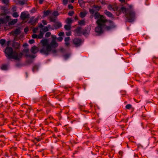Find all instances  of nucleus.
Masks as SVG:
<instances>
[{"mask_svg":"<svg viewBox=\"0 0 158 158\" xmlns=\"http://www.w3.org/2000/svg\"><path fill=\"white\" fill-rule=\"evenodd\" d=\"M120 13L125 14L126 18V21L132 22L134 21L136 18V13L132 5L129 6L127 7H122L119 10Z\"/></svg>","mask_w":158,"mask_h":158,"instance_id":"1","label":"nucleus"},{"mask_svg":"<svg viewBox=\"0 0 158 158\" xmlns=\"http://www.w3.org/2000/svg\"><path fill=\"white\" fill-rule=\"evenodd\" d=\"M4 52L7 59H12L16 60H19L23 55L22 52L18 53L15 51H13L11 47L7 46Z\"/></svg>","mask_w":158,"mask_h":158,"instance_id":"2","label":"nucleus"},{"mask_svg":"<svg viewBox=\"0 0 158 158\" xmlns=\"http://www.w3.org/2000/svg\"><path fill=\"white\" fill-rule=\"evenodd\" d=\"M52 50V48L50 45L44 46L42 47V49L40 50V52L43 54L48 55Z\"/></svg>","mask_w":158,"mask_h":158,"instance_id":"3","label":"nucleus"},{"mask_svg":"<svg viewBox=\"0 0 158 158\" xmlns=\"http://www.w3.org/2000/svg\"><path fill=\"white\" fill-rule=\"evenodd\" d=\"M107 20L104 16H101L100 18L97 21L96 23L98 26H100L103 27L106 25Z\"/></svg>","mask_w":158,"mask_h":158,"instance_id":"4","label":"nucleus"},{"mask_svg":"<svg viewBox=\"0 0 158 158\" xmlns=\"http://www.w3.org/2000/svg\"><path fill=\"white\" fill-rule=\"evenodd\" d=\"M20 18L21 19L24 20L26 19H29L30 18V15L29 14L25 12H22L21 13Z\"/></svg>","mask_w":158,"mask_h":158,"instance_id":"5","label":"nucleus"},{"mask_svg":"<svg viewBox=\"0 0 158 158\" xmlns=\"http://www.w3.org/2000/svg\"><path fill=\"white\" fill-rule=\"evenodd\" d=\"M73 42L76 46L78 47L81 45V39L75 38L73 40Z\"/></svg>","mask_w":158,"mask_h":158,"instance_id":"6","label":"nucleus"},{"mask_svg":"<svg viewBox=\"0 0 158 158\" xmlns=\"http://www.w3.org/2000/svg\"><path fill=\"white\" fill-rule=\"evenodd\" d=\"M41 101L45 105H48L49 103V101L47 100L46 95H45L43 96L41 99Z\"/></svg>","mask_w":158,"mask_h":158,"instance_id":"7","label":"nucleus"},{"mask_svg":"<svg viewBox=\"0 0 158 158\" xmlns=\"http://www.w3.org/2000/svg\"><path fill=\"white\" fill-rule=\"evenodd\" d=\"M104 27L100 26H98L95 28L96 32L98 33H101L102 32V29Z\"/></svg>","mask_w":158,"mask_h":158,"instance_id":"8","label":"nucleus"},{"mask_svg":"<svg viewBox=\"0 0 158 158\" xmlns=\"http://www.w3.org/2000/svg\"><path fill=\"white\" fill-rule=\"evenodd\" d=\"M109 23L110 24V26H107L106 27V28L107 30H109L115 27V26L114 24V22L112 21L109 20Z\"/></svg>","mask_w":158,"mask_h":158,"instance_id":"9","label":"nucleus"},{"mask_svg":"<svg viewBox=\"0 0 158 158\" xmlns=\"http://www.w3.org/2000/svg\"><path fill=\"white\" fill-rule=\"evenodd\" d=\"M50 45L52 47L56 48L58 46V44L56 42V40H52Z\"/></svg>","mask_w":158,"mask_h":158,"instance_id":"10","label":"nucleus"},{"mask_svg":"<svg viewBox=\"0 0 158 158\" xmlns=\"http://www.w3.org/2000/svg\"><path fill=\"white\" fill-rule=\"evenodd\" d=\"M90 31V28H85L83 31L82 33L83 35H88Z\"/></svg>","mask_w":158,"mask_h":158,"instance_id":"11","label":"nucleus"},{"mask_svg":"<svg viewBox=\"0 0 158 158\" xmlns=\"http://www.w3.org/2000/svg\"><path fill=\"white\" fill-rule=\"evenodd\" d=\"M31 52L33 54H35L37 52V48L35 46H34L31 47Z\"/></svg>","mask_w":158,"mask_h":158,"instance_id":"12","label":"nucleus"},{"mask_svg":"<svg viewBox=\"0 0 158 158\" xmlns=\"http://www.w3.org/2000/svg\"><path fill=\"white\" fill-rule=\"evenodd\" d=\"M41 43L42 44V47L50 45L48 44V41L46 39L42 40L41 41Z\"/></svg>","mask_w":158,"mask_h":158,"instance_id":"13","label":"nucleus"},{"mask_svg":"<svg viewBox=\"0 0 158 158\" xmlns=\"http://www.w3.org/2000/svg\"><path fill=\"white\" fill-rule=\"evenodd\" d=\"M104 13L108 17H111L112 18L114 17L112 14L111 12L108 11L107 10H104Z\"/></svg>","mask_w":158,"mask_h":158,"instance_id":"14","label":"nucleus"},{"mask_svg":"<svg viewBox=\"0 0 158 158\" xmlns=\"http://www.w3.org/2000/svg\"><path fill=\"white\" fill-rule=\"evenodd\" d=\"M81 27H78L75 30V31L78 35H80V34L81 33Z\"/></svg>","mask_w":158,"mask_h":158,"instance_id":"15","label":"nucleus"},{"mask_svg":"<svg viewBox=\"0 0 158 158\" xmlns=\"http://www.w3.org/2000/svg\"><path fill=\"white\" fill-rule=\"evenodd\" d=\"M50 13L51 11L49 10H47L44 11V14L42 16L43 18H44L45 17L48 16Z\"/></svg>","mask_w":158,"mask_h":158,"instance_id":"16","label":"nucleus"},{"mask_svg":"<svg viewBox=\"0 0 158 158\" xmlns=\"http://www.w3.org/2000/svg\"><path fill=\"white\" fill-rule=\"evenodd\" d=\"M13 46L15 49H19V44L18 42H14L13 44Z\"/></svg>","mask_w":158,"mask_h":158,"instance_id":"17","label":"nucleus"},{"mask_svg":"<svg viewBox=\"0 0 158 158\" xmlns=\"http://www.w3.org/2000/svg\"><path fill=\"white\" fill-rule=\"evenodd\" d=\"M101 16H103L102 15H101L99 13L97 12L95 13L94 14V18L95 19H99L101 17Z\"/></svg>","mask_w":158,"mask_h":158,"instance_id":"18","label":"nucleus"},{"mask_svg":"<svg viewBox=\"0 0 158 158\" xmlns=\"http://www.w3.org/2000/svg\"><path fill=\"white\" fill-rule=\"evenodd\" d=\"M108 8L109 10H113L115 11V10H118L117 7H115V8L113 7V6L110 4L108 5Z\"/></svg>","mask_w":158,"mask_h":158,"instance_id":"19","label":"nucleus"},{"mask_svg":"<svg viewBox=\"0 0 158 158\" xmlns=\"http://www.w3.org/2000/svg\"><path fill=\"white\" fill-rule=\"evenodd\" d=\"M53 26L55 27V29H57L60 28L62 26V24L60 23H58L54 25Z\"/></svg>","mask_w":158,"mask_h":158,"instance_id":"20","label":"nucleus"},{"mask_svg":"<svg viewBox=\"0 0 158 158\" xmlns=\"http://www.w3.org/2000/svg\"><path fill=\"white\" fill-rule=\"evenodd\" d=\"M42 138H40V137L35 138L34 139L32 140V141H33L34 143L35 144H36L38 142L40 141L41 140Z\"/></svg>","mask_w":158,"mask_h":158,"instance_id":"21","label":"nucleus"},{"mask_svg":"<svg viewBox=\"0 0 158 158\" xmlns=\"http://www.w3.org/2000/svg\"><path fill=\"white\" fill-rule=\"evenodd\" d=\"M38 19L36 18L34 20H32L31 19L30 21V23L32 24L35 25L36 23H37Z\"/></svg>","mask_w":158,"mask_h":158,"instance_id":"22","label":"nucleus"},{"mask_svg":"<svg viewBox=\"0 0 158 158\" xmlns=\"http://www.w3.org/2000/svg\"><path fill=\"white\" fill-rule=\"evenodd\" d=\"M44 35V33L41 30H40V34L38 35V39H41L43 38Z\"/></svg>","mask_w":158,"mask_h":158,"instance_id":"23","label":"nucleus"},{"mask_svg":"<svg viewBox=\"0 0 158 158\" xmlns=\"http://www.w3.org/2000/svg\"><path fill=\"white\" fill-rule=\"evenodd\" d=\"M12 32L14 34L17 35L20 33V31L19 29L17 28L15 29L14 31H13Z\"/></svg>","mask_w":158,"mask_h":158,"instance_id":"24","label":"nucleus"},{"mask_svg":"<svg viewBox=\"0 0 158 158\" xmlns=\"http://www.w3.org/2000/svg\"><path fill=\"white\" fill-rule=\"evenodd\" d=\"M87 13L85 12L82 11L80 13V16L81 18L85 17Z\"/></svg>","mask_w":158,"mask_h":158,"instance_id":"25","label":"nucleus"},{"mask_svg":"<svg viewBox=\"0 0 158 158\" xmlns=\"http://www.w3.org/2000/svg\"><path fill=\"white\" fill-rule=\"evenodd\" d=\"M56 18L54 16H50L49 17V19L51 22H54L56 20Z\"/></svg>","mask_w":158,"mask_h":158,"instance_id":"26","label":"nucleus"},{"mask_svg":"<svg viewBox=\"0 0 158 158\" xmlns=\"http://www.w3.org/2000/svg\"><path fill=\"white\" fill-rule=\"evenodd\" d=\"M78 2L81 7H82L84 6V2L83 0H78Z\"/></svg>","mask_w":158,"mask_h":158,"instance_id":"27","label":"nucleus"},{"mask_svg":"<svg viewBox=\"0 0 158 158\" xmlns=\"http://www.w3.org/2000/svg\"><path fill=\"white\" fill-rule=\"evenodd\" d=\"M53 119V117L51 116H50L48 118L45 119V123L47 124H49V120H52Z\"/></svg>","mask_w":158,"mask_h":158,"instance_id":"28","label":"nucleus"},{"mask_svg":"<svg viewBox=\"0 0 158 158\" xmlns=\"http://www.w3.org/2000/svg\"><path fill=\"white\" fill-rule=\"evenodd\" d=\"M64 28L66 30H69L71 29V25H65L64 26Z\"/></svg>","mask_w":158,"mask_h":158,"instance_id":"29","label":"nucleus"},{"mask_svg":"<svg viewBox=\"0 0 158 158\" xmlns=\"http://www.w3.org/2000/svg\"><path fill=\"white\" fill-rule=\"evenodd\" d=\"M67 23L69 25H71L72 21L71 19L70 18H68L66 19Z\"/></svg>","mask_w":158,"mask_h":158,"instance_id":"30","label":"nucleus"},{"mask_svg":"<svg viewBox=\"0 0 158 158\" xmlns=\"http://www.w3.org/2000/svg\"><path fill=\"white\" fill-rule=\"evenodd\" d=\"M52 14L54 16L56 17H56L59 15L58 12L57 11H54L52 13Z\"/></svg>","mask_w":158,"mask_h":158,"instance_id":"31","label":"nucleus"},{"mask_svg":"<svg viewBox=\"0 0 158 158\" xmlns=\"http://www.w3.org/2000/svg\"><path fill=\"white\" fill-rule=\"evenodd\" d=\"M78 23L80 25H85V21L84 20H82L78 22Z\"/></svg>","mask_w":158,"mask_h":158,"instance_id":"32","label":"nucleus"},{"mask_svg":"<svg viewBox=\"0 0 158 158\" xmlns=\"http://www.w3.org/2000/svg\"><path fill=\"white\" fill-rule=\"evenodd\" d=\"M41 31L45 32L48 31L49 30L48 29V27H44V28H42L41 29Z\"/></svg>","mask_w":158,"mask_h":158,"instance_id":"33","label":"nucleus"},{"mask_svg":"<svg viewBox=\"0 0 158 158\" xmlns=\"http://www.w3.org/2000/svg\"><path fill=\"white\" fill-rule=\"evenodd\" d=\"M38 69V66L36 65H35L33 67V69H32V71L33 72H35V71H37Z\"/></svg>","mask_w":158,"mask_h":158,"instance_id":"34","label":"nucleus"},{"mask_svg":"<svg viewBox=\"0 0 158 158\" xmlns=\"http://www.w3.org/2000/svg\"><path fill=\"white\" fill-rule=\"evenodd\" d=\"M12 16L14 18H17L19 17V15L16 12H14L12 14Z\"/></svg>","mask_w":158,"mask_h":158,"instance_id":"35","label":"nucleus"},{"mask_svg":"<svg viewBox=\"0 0 158 158\" xmlns=\"http://www.w3.org/2000/svg\"><path fill=\"white\" fill-rule=\"evenodd\" d=\"M1 69L2 70H6L7 69V66L5 64H3L1 67Z\"/></svg>","mask_w":158,"mask_h":158,"instance_id":"36","label":"nucleus"},{"mask_svg":"<svg viewBox=\"0 0 158 158\" xmlns=\"http://www.w3.org/2000/svg\"><path fill=\"white\" fill-rule=\"evenodd\" d=\"M1 9L2 10H4V12L2 14V15H6V13L5 12L6 10V7L5 6H3L1 7Z\"/></svg>","mask_w":158,"mask_h":158,"instance_id":"37","label":"nucleus"},{"mask_svg":"<svg viewBox=\"0 0 158 158\" xmlns=\"http://www.w3.org/2000/svg\"><path fill=\"white\" fill-rule=\"evenodd\" d=\"M6 42V40L4 39H2L0 40V44L2 45H3Z\"/></svg>","mask_w":158,"mask_h":158,"instance_id":"38","label":"nucleus"},{"mask_svg":"<svg viewBox=\"0 0 158 158\" xmlns=\"http://www.w3.org/2000/svg\"><path fill=\"white\" fill-rule=\"evenodd\" d=\"M74 12L73 11H70L68 13V15L69 16H72L74 14Z\"/></svg>","mask_w":158,"mask_h":158,"instance_id":"39","label":"nucleus"},{"mask_svg":"<svg viewBox=\"0 0 158 158\" xmlns=\"http://www.w3.org/2000/svg\"><path fill=\"white\" fill-rule=\"evenodd\" d=\"M51 35V33L50 32H48L45 34V36L46 37L48 38Z\"/></svg>","mask_w":158,"mask_h":158,"instance_id":"40","label":"nucleus"},{"mask_svg":"<svg viewBox=\"0 0 158 158\" xmlns=\"http://www.w3.org/2000/svg\"><path fill=\"white\" fill-rule=\"evenodd\" d=\"M12 10L13 12H15L17 10V7L15 6H13L12 8Z\"/></svg>","mask_w":158,"mask_h":158,"instance_id":"41","label":"nucleus"},{"mask_svg":"<svg viewBox=\"0 0 158 158\" xmlns=\"http://www.w3.org/2000/svg\"><path fill=\"white\" fill-rule=\"evenodd\" d=\"M83 128L84 130H85L87 131L89 130V129L88 127H87V125L86 124H85L84 125V126L83 127Z\"/></svg>","mask_w":158,"mask_h":158,"instance_id":"42","label":"nucleus"},{"mask_svg":"<svg viewBox=\"0 0 158 158\" xmlns=\"http://www.w3.org/2000/svg\"><path fill=\"white\" fill-rule=\"evenodd\" d=\"M2 2L3 3L6 5L8 4L9 2V0H2Z\"/></svg>","mask_w":158,"mask_h":158,"instance_id":"43","label":"nucleus"},{"mask_svg":"<svg viewBox=\"0 0 158 158\" xmlns=\"http://www.w3.org/2000/svg\"><path fill=\"white\" fill-rule=\"evenodd\" d=\"M131 107V104H127L126 106V108L128 109H130Z\"/></svg>","mask_w":158,"mask_h":158,"instance_id":"44","label":"nucleus"},{"mask_svg":"<svg viewBox=\"0 0 158 158\" xmlns=\"http://www.w3.org/2000/svg\"><path fill=\"white\" fill-rule=\"evenodd\" d=\"M17 19H14L11 22V24H14L17 22Z\"/></svg>","mask_w":158,"mask_h":158,"instance_id":"45","label":"nucleus"},{"mask_svg":"<svg viewBox=\"0 0 158 158\" xmlns=\"http://www.w3.org/2000/svg\"><path fill=\"white\" fill-rule=\"evenodd\" d=\"M94 7L96 9H97V10H99L101 8V6H96L95 5H94Z\"/></svg>","mask_w":158,"mask_h":158,"instance_id":"46","label":"nucleus"},{"mask_svg":"<svg viewBox=\"0 0 158 158\" xmlns=\"http://www.w3.org/2000/svg\"><path fill=\"white\" fill-rule=\"evenodd\" d=\"M57 40L59 42H61L63 40V38L61 37H59L57 38Z\"/></svg>","mask_w":158,"mask_h":158,"instance_id":"47","label":"nucleus"},{"mask_svg":"<svg viewBox=\"0 0 158 158\" xmlns=\"http://www.w3.org/2000/svg\"><path fill=\"white\" fill-rule=\"evenodd\" d=\"M35 43V40L33 39L30 40L29 41V43L30 44H32Z\"/></svg>","mask_w":158,"mask_h":158,"instance_id":"48","label":"nucleus"},{"mask_svg":"<svg viewBox=\"0 0 158 158\" xmlns=\"http://www.w3.org/2000/svg\"><path fill=\"white\" fill-rule=\"evenodd\" d=\"M89 12L90 13L92 14H93L94 13V10L93 9H89Z\"/></svg>","mask_w":158,"mask_h":158,"instance_id":"49","label":"nucleus"},{"mask_svg":"<svg viewBox=\"0 0 158 158\" xmlns=\"http://www.w3.org/2000/svg\"><path fill=\"white\" fill-rule=\"evenodd\" d=\"M100 2L101 4L103 5H105L106 4V1L104 0H101V1H100Z\"/></svg>","mask_w":158,"mask_h":158,"instance_id":"50","label":"nucleus"},{"mask_svg":"<svg viewBox=\"0 0 158 158\" xmlns=\"http://www.w3.org/2000/svg\"><path fill=\"white\" fill-rule=\"evenodd\" d=\"M32 37L33 38H38V35L35 34H33L32 35Z\"/></svg>","mask_w":158,"mask_h":158,"instance_id":"51","label":"nucleus"},{"mask_svg":"<svg viewBox=\"0 0 158 158\" xmlns=\"http://www.w3.org/2000/svg\"><path fill=\"white\" fill-rule=\"evenodd\" d=\"M68 7L69 9H73V6L71 4L69 5Z\"/></svg>","mask_w":158,"mask_h":158,"instance_id":"52","label":"nucleus"},{"mask_svg":"<svg viewBox=\"0 0 158 158\" xmlns=\"http://www.w3.org/2000/svg\"><path fill=\"white\" fill-rule=\"evenodd\" d=\"M52 40H56V39H57V38L56 35H52Z\"/></svg>","mask_w":158,"mask_h":158,"instance_id":"53","label":"nucleus"},{"mask_svg":"<svg viewBox=\"0 0 158 158\" xmlns=\"http://www.w3.org/2000/svg\"><path fill=\"white\" fill-rule=\"evenodd\" d=\"M27 56H28L30 57V58H34L35 57V56L34 55H29Z\"/></svg>","mask_w":158,"mask_h":158,"instance_id":"54","label":"nucleus"},{"mask_svg":"<svg viewBox=\"0 0 158 158\" xmlns=\"http://www.w3.org/2000/svg\"><path fill=\"white\" fill-rule=\"evenodd\" d=\"M70 40L69 37H66L64 39V41L65 42H68Z\"/></svg>","mask_w":158,"mask_h":158,"instance_id":"55","label":"nucleus"},{"mask_svg":"<svg viewBox=\"0 0 158 158\" xmlns=\"http://www.w3.org/2000/svg\"><path fill=\"white\" fill-rule=\"evenodd\" d=\"M69 54H66L64 56V57L65 59H67L69 58Z\"/></svg>","mask_w":158,"mask_h":158,"instance_id":"56","label":"nucleus"},{"mask_svg":"<svg viewBox=\"0 0 158 158\" xmlns=\"http://www.w3.org/2000/svg\"><path fill=\"white\" fill-rule=\"evenodd\" d=\"M19 3L21 5H23L25 4V2L24 1H20L19 2Z\"/></svg>","mask_w":158,"mask_h":158,"instance_id":"57","label":"nucleus"},{"mask_svg":"<svg viewBox=\"0 0 158 158\" xmlns=\"http://www.w3.org/2000/svg\"><path fill=\"white\" fill-rule=\"evenodd\" d=\"M68 3V0H63V4L65 5L67 4Z\"/></svg>","mask_w":158,"mask_h":158,"instance_id":"58","label":"nucleus"},{"mask_svg":"<svg viewBox=\"0 0 158 158\" xmlns=\"http://www.w3.org/2000/svg\"><path fill=\"white\" fill-rule=\"evenodd\" d=\"M29 29L27 27H26L24 29V32L27 33Z\"/></svg>","mask_w":158,"mask_h":158,"instance_id":"59","label":"nucleus"},{"mask_svg":"<svg viewBox=\"0 0 158 158\" xmlns=\"http://www.w3.org/2000/svg\"><path fill=\"white\" fill-rule=\"evenodd\" d=\"M38 30V28H35L33 29V32L34 33H36V31Z\"/></svg>","mask_w":158,"mask_h":158,"instance_id":"60","label":"nucleus"},{"mask_svg":"<svg viewBox=\"0 0 158 158\" xmlns=\"http://www.w3.org/2000/svg\"><path fill=\"white\" fill-rule=\"evenodd\" d=\"M42 22L44 25H46L47 24V21L45 20H43L42 21Z\"/></svg>","mask_w":158,"mask_h":158,"instance_id":"61","label":"nucleus"},{"mask_svg":"<svg viewBox=\"0 0 158 158\" xmlns=\"http://www.w3.org/2000/svg\"><path fill=\"white\" fill-rule=\"evenodd\" d=\"M66 34L67 36H69L71 35V32L70 31L68 32H66Z\"/></svg>","mask_w":158,"mask_h":158,"instance_id":"62","label":"nucleus"},{"mask_svg":"<svg viewBox=\"0 0 158 158\" xmlns=\"http://www.w3.org/2000/svg\"><path fill=\"white\" fill-rule=\"evenodd\" d=\"M64 33L63 32H60L59 33L58 35L60 36H62L64 35Z\"/></svg>","mask_w":158,"mask_h":158,"instance_id":"63","label":"nucleus"},{"mask_svg":"<svg viewBox=\"0 0 158 158\" xmlns=\"http://www.w3.org/2000/svg\"><path fill=\"white\" fill-rule=\"evenodd\" d=\"M44 1V0H39V4H42L43 3Z\"/></svg>","mask_w":158,"mask_h":158,"instance_id":"64","label":"nucleus"}]
</instances>
